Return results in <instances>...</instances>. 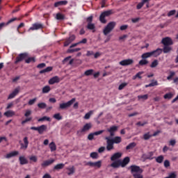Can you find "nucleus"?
Segmentation results:
<instances>
[{
    "label": "nucleus",
    "instance_id": "nucleus-1",
    "mask_svg": "<svg viewBox=\"0 0 178 178\" xmlns=\"http://www.w3.org/2000/svg\"><path fill=\"white\" fill-rule=\"evenodd\" d=\"M130 163V157L127 156L123 159V160H117L113 162L109 166L113 169H118L119 168H126L127 165Z\"/></svg>",
    "mask_w": 178,
    "mask_h": 178
},
{
    "label": "nucleus",
    "instance_id": "nucleus-2",
    "mask_svg": "<svg viewBox=\"0 0 178 178\" xmlns=\"http://www.w3.org/2000/svg\"><path fill=\"white\" fill-rule=\"evenodd\" d=\"M162 52V49L158 48L156 50L143 54L141 58L142 59H147V58H151V56H154V58H158V56H159Z\"/></svg>",
    "mask_w": 178,
    "mask_h": 178
},
{
    "label": "nucleus",
    "instance_id": "nucleus-3",
    "mask_svg": "<svg viewBox=\"0 0 178 178\" xmlns=\"http://www.w3.org/2000/svg\"><path fill=\"white\" fill-rule=\"evenodd\" d=\"M113 13H115V10H108L102 13L99 16V21L103 24H106V19L105 17H109V16H111V15H113Z\"/></svg>",
    "mask_w": 178,
    "mask_h": 178
},
{
    "label": "nucleus",
    "instance_id": "nucleus-4",
    "mask_svg": "<svg viewBox=\"0 0 178 178\" xmlns=\"http://www.w3.org/2000/svg\"><path fill=\"white\" fill-rule=\"evenodd\" d=\"M113 13H115V10H108L102 13L99 16V21L103 24H106V19L105 17H109V16H111V15H113Z\"/></svg>",
    "mask_w": 178,
    "mask_h": 178
},
{
    "label": "nucleus",
    "instance_id": "nucleus-5",
    "mask_svg": "<svg viewBox=\"0 0 178 178\" xmlns=\"http://www.w3.org/2000/svg\"><path fill=\"white\" fill-rule=\"evenodd\" d=\"M115 27H116V22H110L103 29L104 35H108V34L112 33Z\"/></svg>",
    "mask_w": 178,
    "mask_h": 178
},
{
    "label": "nucleus",
    "instance_id": "nucleus-6",
    "mask_svg": "<svg viewBox=\"0 0 178 178\" xmlns=\"http://www.w3.org/2000/svg\"><path fill=\"white\" fill-rule=\"evenodd\" d=\"M29 58V54L27 53H21L19 54L15 58V65H17L19 62H23V60H26Z\"/></svg>",
    "mask_w": 178,
    "mask_h": 178
},
{
    "label": "nucleus",
    "instance_id": "nucleus-7",
    "mask_svg": "<svg viewBox=\"0 0 178 178\" xmlns=\"http://www.w3.org/2000/svg\"><path fill=\"white\" fill-rule=\"evenodd\" d=\"M19 145H20V149H22L23 151H26V149H27V148H29V138L25 136L23 138V142H22V140H19Z\"/></svg>",
    "mask_w": 178,
    "mask_h": 178
},
{
    "label": "nucleus",
    "instance_id": "nucleus-8",
    "mask_svg": "<svg viewBox=\"0 0 178 178\" xmlns=\"http://www.w3.org/2000/svg\"><path fill=\"white\" fill-rule=\"evenodd\" d=\"M76 102V98H72L71 100L68 101L66 103L60 104L59 108L60 109H66L67 108H70L72 104Z\"/></svg>",
    "mask_w": 178,
    "mask_h": 178
},
{
    "label": "nucleus",
    "instance_id": "nucleus-9",
    "mask_svg": "<svg viewBox=\"0 0 178 178\" xmlns=\"http://www.w3.org/2000/svg\"><path fill=\"white\" fill-rule=\"evenodd\" d=\"M129 169H131V175H136V173H143V170L140 168V166L132 165L129 167Z\"/></svg>",
    "mask_w": 178,
    "mask_h": 178
},
{
    "label": "nucleus",
    "instance_id": "nucleus-10",
    "mask_svg": "<svg viewBox=\"0 0 178 178\" xmlns=\"http://www.w3.org/2000/svg\"><path fill=\"white\" fill-rule=\"evenodd\" d=\"M44 29V25L42 23H34L32 24V26L29 28L28 31H34L35 30H42Z\"/></svg>",
    "mask_w": 178,
    "mask_h": 178
},
{
    "label": "nucleus",
    "instance_id": "nucleus-11",
    "mask_svg": "<svg viewBox=\"0 0 178 178\" xmlns=\"http://www.w3.org/2000/svg\"><path fill=\"white\" fill-rule=\"evenodd\" d=\"M86 165L90 166L91 168H97L99 169L101 166H102V161H98L96 162L88 161L86 163Z\"/></svg>",
    "mask_w": 178,
    "mask_h": 178
},
{
    "label": "nucleus",
    "instance_id": "nucleus-12",
    "mask_svg": "<svg viewBox=\"0 0 178 178\" xmlns=\"http://www.w3.org/2000/svg\"><path fill=\"white\" fill-rule=\"evenodd\" d=\"M161 44L164 46L173 45V40L170 37H165L161 40Z\"/></svg>",
    "mask_w": 178,
    "mask_h": 178
},
{
    "label": "nucleus",
    "instance_id": "nucleus-13",
    "mask_svg": "<svg viewBox=\"0 0 178 178\" xmlns=\"http://www.w3.org/2000/svg\"><path fill=\"white\" fill-rule=\"evenodd\" d=\"M155 154V152H149L146 154H143L142 158L147 161V159H149V161H152V159H154L155 157H154V154Z\"/></svg>",
    "mask_w": 178,
    "mask_h": 178
},
{
    "label": "nucleus",
    "instance_id": "nucleus-14",
    "mask_svg": "<svg viewBox=\"0 0 178 178\" xmlns=\"http://www.w3.org/2000/svg\"><path fill=\"white\" fill-rule=\"evenodd\" d=\"M20 92V86L17 87L14 90L8 95V99H13L17 94Z\"/></svg>",
    "mask_w": 178,
    "mask_h": 178
},
{
    "label": "nucleus",
    "instance_id": "nucleus-15",
    "mask_svg": "<svg viewBox=\"0 0 178 178\" xmlns=\"http://www.w3.org/2000/svg\"><path fill=\"white\" fill-rule=\"evenodd\" d=\"M104 131H105L100 130V131H97L89 134V135L88 136V140H89L90 141H92V140H94L95 136H99V135L102 134V133H104Z\"/></svg>",
    "mask_w": 178,
    "mask_h": 178
},
{
    "label": "nucleus",
    "instance_id": "nucleus-16",
    "mask_svg": "<svg viewBox=\"0 0 178 178\" xmlns=\"http://www.w3.org/2000/svg\"><path fill=\"white\" fill-rule=\"evenodd\" d=\"M17 20V18L14 17L10 19H9L6 23V22H1L0 23V31L3 29V27H6L7 26H9L10 23H13V22H16Z\"/></svg>",
    "mask_w": 178,
    "mask_h": 178
},
{
    "label": "nucleus",
    "instance_id": "nucleus-17",
    "mask_svg": "<svg viewBox=\"0 0 178 178\" xmlns=\"http://www.w3.org/2000/svg\"><path fill=\"white\" fill-rule=\"evenodd\" d=\"M54 162L55 159H54L45 160L41 163V166L42 168H48V166H51V165H52V163H54Z\"/></svg>",
    "mask_w": 178,
    "mask_h": 178
},
{
    "label": "nucleus",
    "instance_id": "nucleus-18",
    "mask_svg": "<svg viewBox=\"0 0 178 178\" xmlns=\"http://www.w3.org/2000/svg\"><path fill=\"white\" fill-rule=\"evenodd\" d=\"M76 40V35H71L68 38L66 39L65 42H64V47H69L72 42H73Z\"/></svg>",
    "mask_w": 178,
    "mask_h": 178
},
{
    "label": "nucleus",
    "instance_id": "nucleus-19",
    "mask_svg": "<svg viewBox=\"0 0 178 178\" xmlns=\"http://www.w3.org/2000/svg\"><path fill=\"white\" fill-rule=\"evenodd\" d=\"M105 140H106V149L107 151H112V149H113L115 147L113 146V144L111 141V138H109V137H106Z\"/></svg>",
    "mask_w": 178,
    "mask_h": 178
},
{
    "label": "nucleus",
    "instance_id": "nucleus-20",
    "mask_svg": "<svg viewBox=\"0 0 178 178\" xmlns=\"http://www.w3.org/2000/svg\"><path fill=\"white\" fill-rule=\"evenodd\" d=\"M133 63H134V60H133V59H130V58L123 60L120 62V65L121 66H129L130 65H133Z\"/></svg>",
    "mask_w": 178,
    "mask_h": 178
},
{
    "label": "nucleus",
    "instance_id": "nucleus-21",
    "mask_svg": "<svg viewBox=\"0 0 178 178\" xmlns=\"http://www.w3.org/2000/svg\"><path fill=\"white\" fill-rule=\"evenodd\" d=\"M145 3H147V8H149V0H142V1L138 3V5L136 6V9H141V8H143V6L145 5Z\"/></svg>",
    "mask_w": 178,
    "mask_h": 178
},
{
    "label": "nucleus",
    "instance_id": "nucleus-22",
    "mask_svg": "<svg viewBox=\"0 0 178 178\" xmlns=\"http://www.w3.org/2000/svg\"><path fill=\"white\" fill-rule=\"evenodd\" d=\"M91 127H92L91 123H86L81 130L78 131V133H86V131H88Z\"/></svg>",
    "mask_w": 178,
    "mask_h": 178
},
{
    "label": "nucleus",
    "instance_id": "nucleus-23",
    "mask_svg": "<svg viewBox=\"0 0 178 178\" xmlns=\"http://www.w3.org/2000/svg\"><path fill=\"white\" fill-rule=\"evenodd\" d=\"M120 158H122V153L116 152L111 156V161L112 162H116V161H119Z\"/></svg>",
    "mask_w": 178,
    "mask_h": 178
},
{
    "label": "nucleus",
    "instance_id": "nucleus-24",
    "mask_svg": "<svg viewBox=\"0 0 178 178\" xmlns=\"http://www.w3.org/2000/svg\"><path fill=\"white\" fill-rule=\"evenodd\" d=\"M60 82V79L58 76H54L49 80V84L50 85H53Z\"/></svg>",
    "mask_w": 178,
    "mask_h": 178
},
{
    "label": "nucleus",
    "instance_id": "nucleus-25",
    "mask_svg": "<svg viewBox=\"0 0 178 178\" xmlns=\"http://www.w3.org/2000/svg\"><path fill=\"white\" fill-rule=\"evenodd\" d=\"M107 131L110 133L111 137H113L115 136V131H118V127L117 126H113L107 129Z\"/></svg>",
    "mask_w": 178,
    "mask_h": 178
},
{
    "label": "nucleus",
    "instance_id": "nucleus-26",
    "mask_svg": "<svg viewBox=\"0 0 178 178\" xmlns=\"http://www.w3.org/2000/svg\"><path fill=\"white\" fill-rule=\"evenodd\" d=\"M17 155H19V152L13 151L7 154L5 157L6 158V159H10V158H13V156H17Z\"/></svg>",
    "mask_w": 178,
    "mask_h": 178
},
{
    "label": "nucleus",
    "instance_id": "nucleus-27",
    "mask_svg": "<svg viewBox=\"0 0 178 178\" xmlns=\"http://www.w3.org/2000/svg\"><path fill=\"white\" fill-rule=\"evenodd\" d=\"M67 1H60L54 3V8H58V6H65L67 3Z\"/></svg>",
    "mask_w": 178,
    "mask_h": 178
},
{
    "label": "nucleus",
    "instance_id": "nucleus-28",
    "mask_svg": "<svg viewBox=\"0 0 178 178\" xmlns=\"http://www.w3.org/2000/svg\"><path fill=\"white\" fill-rule=\"evenodd\" d=\"M19 161L20 165H27V163H29V160H27L24 156H20L19 157Z\"/></svg>",
    "mask_w": 178,
    "mask_h": 178
},
{
    "label": "nucleus",
    "instance_id": "nucleus-29",
    "mask_svg": "<svg viewBox=\"0 0 178 178\" xmlns=\"http://www.w3.org/2000/svg\"><path fill=\"white\" fill-rule=\"evenodd\" d=\"M47 127L45 124H42L40 127H38V132L40 134H44V131H47Z\"/></svg>",
    "mask_w": 178,
    "mask_h": 178
},
{
    "label": "nucleus",
    "instance_id": "nucleus-30",
    "mask_svg": "<svg viewBox=\"0 0 178 178\" xmlns=\"http://www.w3.org/2000/svg\"><path fill=\"white\" fill-rule=\"evenodd\" d=\"M111 141L113 144H120V143H122V138L120 136H115L113 139H111Z\"/></svg>",
    "mask_w": 178,
    "mask_h": 178
},
{
    "label": "nucleus",
    "instance_id": "nucleus-31",
    "mask_svg": "<svg viewBox=\"0 0 178 178\" xmlns=\"http://www.w3.org/2000/svg\"><path fill=\"white\" fill-rule=\"evenodd\" d=\"M86 29H88V30H90V31L93 33H95V24L88 23L86 26Z\"/></svg>",
    "mask_w": 178,
    "mask_h": 178
},
{
    "label": "nucleus",
    "instance_id": "nucleus-32",
    "mask_svg": "<svg viewBox=\"0 0 178 178\" xmlns=\"http://www.w3.org/2000/svg\"><path fill=\"white\" fill-rule=\"evenodd\" d=\"M3 115L6 118H12L16 115V113H15V111H6L3 113Z\"/></svg>",
    "mask_w": 178,
    "mask_h": 178
},
{
    "label": "nucleus",
    "instance_id": "nucleus-33",
    "mask_svg": "<svg viewBox=\"0 0 178 178\" xmlns=\"http://www.w3.org/2000/svg\"><path fill=\"white\" fill-rule=\"evenodd\" d=\"M79 51H81V48H75V49H73V48H69L67 50V54H74V52H79Z\"/></svg>",
    "mask_w": 178,
    "mask_h": 178
},
{
    "label": "nucleus",
    "instance_id": "nucleus-34",
    "mask_svg": "<svg viewBox=\"0 0 178 178\" xmlns=\"http://www.w3.org/2000/svg\"><path fill=\"white\" fill-rule=\"evenodd\" d=\"M63 168H65L64 163H58L54 167V170H60V169H63Z\"/></svg>",
    "mask_w": 178,
    "mask_h": 178
},
{
    "label": "nucleus",
    "instance_id": "nucleus-35",
    "mask_svg": "<svg viewBox=\"0 0 178 178\" xmlns=\"http://www.w3.org/2000/svg\"><path fill=\"white\" fill-rule=\"evenodd\" d=\"M52 67H47L46 69L40 71V74H44V73H48L52 72Z\"/></svg>",
    "mask_w": 178,
    "mask_h": 178
},
{
    "label": "nucleus",
    "instance_id": "nucleus-36",
    "mask_svg": "<svg viewBox=\"0 0 178 178\" xmlns=\"http://www.w3.org/2000/svg\"><path fill=\"white\" fill-rule=\"evenodd\" d=\"M162 50L164 54H169V52H170V51H172V47L164 46L163 48L162 49Z\"/></svg>",
    "mask_w": 178,
    "mask_h": 178
},
{
    "label": "nucleus",
    "instance_id": "nucleus-37",
    "mask_svg": "<svg viewBox=\"0 0 178 178\" xmlns=\"http://www.w3.org/2000/svg\"><path fill=\"white\" fill-rule=\"evenodd\" d=\"M49 147L51 152H54V151H56V145L54 142L50 143Z\"/></svg>",
    "mask_w": 178,
    "mask_h": 178
},
{
    "label": "nucleus",
    "instance_id": "nucleus-38",
    "mask_svg": "<svg viewBox=\"0 0 178 178\" xmlns=\"http://www.w3.org/2000/svg\"><path fill=\"white\" fill-rule=\"evenodd\" d=\"M25 63H35V58L29 57L25 59Z\"/></svg>",
    "mask_w": 178,
    "mask_h": 178
},
{
    "label": "nucleus",
    "instance_id": "nucleus-39",
    "mask_svg": "<svg viewBox=\"0 0 178 178\" xmlns=\"http://www.w3.org/2000/svg\"><path fill=\"white\" fill-rule=\"evenodd\" d=\"M51 91V87L49 86H46L42 88V92L43 94H48Z\"/></svg>",
    "mask_w": 178,
    "mask_h": 178
},
{
    "label": "nucleus",
    "instance_id": "nucleus-40",
    "mask_svg": "<svg viewBox=\"0 0 178 178\" xmlns=\"http://www.w3.org/2000/svg\"><path fill=\"white\" fill-rule=\"evenodd\" d=\"M51 122V118L47 117V116H44L42 118H40L38 120V122Z\"/></svg>",
    "mask_w": 178,
    "mask_h": 178
},
{
    "label": "nucleus",
    "instance_id": "nucleus-41",
    "mask_svg": "<svg viewBox=\"0 0 178 178\" xmlns=\"http://www.w3.org/2000/svg\"><path fill=\"white\" fill-rule=\"evenodd\" d=\"M56 19L57 20H65V15L60 13H58L56 15Z\"/></svg>",
    "mask_w": 178,
    "mask_h": 178
},
{
    "label": "nucleus",
    "instance_id": "nucleus-42",
    "mask_svg": "<svg viewBox=\"0 0 178 178\" xmlns=\"http://www.w3.org/2000/svg\"><path fill=\"white\" fill-rule=\"evenodd\" d=\"M158 65H159V61H158L157 59H155L152 62L150 67H152V69H154V67H156Z\"/></svg>",
    "mask_w": 178,
    "mask_h": 178
},
{
    "label": "nucleus",
    "instance_id": "nucleus-43",
    "mask_svg": "<svg viewBox=\"0 0 178 178\" xmlns=\"http://www.w3.org/2000/svg\"><path fill=\"white\" fill-rule=\"evenodd\" d=\"M149 62L147 58H143L139 61L140 66H145V65H148Z\"/></svg>",
    "mask_w": 178,
    "mask_h": 178
},
{
    "label": "nucleus",
    "instance_id": "nucleus-44",
    "mask_svg": "<svg viewBox=\"0 0 178 178\" xmlns=\"http://www.w3.org/2000/svg\"><path fill=\"white\" fill-rule=\"evenodd\" d=\"M163 159H165V158L163 155L159 156L156 157V162H157V163H162V162H163Z\"/></svg>",
    "mask_w": 178,
    "mask_h": 178
},
{
    "label": "nucleus",
    "instance_id": "nucleus-45",
    "mask_svg": "<svg viewBox=\"0 0 178 178\" xmlns=\"http://www.w3.org/2000/svg\"><path fill=\"white\" fill-rule=\"evenodd\" d=\"M90 158H92V159H98V153L97 152H93L92 153H90Z\"/></svg>",
    "mask_w": 178,
    "mask_h": 178
},
{
    "label": "nucleus",
    "instance_id": "nucleus-46",
    "mask_svg": "<svg viewBox=\"0 0 178 178\" xmlns=\"http://www.w3.org/2000/svg\"><path fill=\"white\" fill-rule=\"evenodd\" d=\"M136 145H137V144H136V143L133 142L129 143L127 147H126V149H133V148H134V147H136Z\"/></svg>",
    "mask_w": 178,
    "mask_h": 178
},
{
    "label": "nucleus",
    "instance_id": "nucleus-47",
    "mask_svg": "<svg viewBox=\"0 0 178 178\" xmlns=\"http://www.w3.org/2000/svg\"><path fill=\"white\" fill-rule=\"evenodd\" d=\"M164 99H172L173 98V94L168 92L163 96Z\"/></svg>",
    "mask_w": 178,
    "mask_h": 178
},
{
    "label": "nucleus",
    "instance_id": "nucleus-48",
    "mask_svg": "<svg viewBox=\"0 0 178 178\" xmlns=\"http://www.w3.org/2000/svg\"><path fill=\"white\" fill-rule=\"evenodd\" d=\"M152 137V135L149 134V132H147L143 135V140H149Z\"/></svg>",
    "mask_w": 178,
    "mask_h": 178
},
{
    "label": "nucleus",
    "instance_id": "nucleus-49",
    "mask_svg": "<svg viewBox=\"0 0 178 178\" xmlns=\"http://www.w3.org/2000/svg\"><path fill=\"white\" fill-rule=\"evenodd\" d=\"M67 170H69V172L67 173L68 176H70V175H73L75 172L74 166H72V168H67Z\"/></svg>",
    "mask_w": 178,
    "mask_h": 178
},
{
    "label": "nucleus",
    "instance_id": "nucleus-50",
    "mask_svg": "<svg viewBox=\"0 0 178 178\" xmlns=\"http://www.w3.org/2000/svg\"><path fill=\"white\" fill-rule=\"evenodd\" d=\"M53 118L56 119V120H62V115H60V113H58L54 115Z\"/></svg>",
    "mask_w": 178,
    "mask_h": 178
},
{
    "label": "nucleus",
    "instance_id": "nucleus-51",
    "mask_svg": "<svg viewBox=\"0 0 178 178\" xmlns=\"http://www.w3.org/2000/svg\"><path fill=\"white\" fill-rule=\"evenodd\" d=\"M38 107L40 108V109H45L47 108V104L42 102L38 104Z\"/></svg>",
    "mask_w": 178,
    "mask_h": 178
},
{
    "label": "nucleus",
    "instance_id": "nucleus-52",
    "mask_svg": "<svg viewBox=\"0 0 178 178\" xmlns=\"http://www.w3.org/2000/svg\"><path fill=\"white\" fill-rule=\"evenodd\" d=\"M92 113H94L93 111H90L88 113H87L85 116H84V119L88 120L90 119V118H91V115H92Z\"/></svg>",
    "mask_w": 178,
    "mask_h": 178
},
{
    "label": "nucleus",
    "instance_id": "nucleus-53",
    "mask_svg": "<svg viewBox=\"0 0 178 178\" xmlns=\"http://www.w3.org/2000/svg\"><path fill=\"white\" fill-rule=\"evenodd\" d=\"M176 74V72L173 71L170 72V75L167 76V80H172L173 79L174 76Z\"/></svg>",
    "mask_w": 178,
    "mask_h": 178
},
{
    "label": "nucleus",
    "instance_id": "nucleus-54",
    "mask_svg": "<svg viewBox=\"0 0 178 178\" xmlns=\"http://www.w3.org/2000/svg\"><path fill=\"white\" fill-rule=\"evenodd\" d=\"M138 99H143V101H147L148 99V95H138Z\"/></svg>",
    "mask_w": 178,
    "mask_h": 178
},
{
    "label": "nucleus",
    "instance_id": "nucleus-55",
    "mask_svg": "<svg viewBox=\"0 0 178 178\" xmlns=\"http://www.w3.org/2000/svg\"><path fill=\"white\" fill-rule=\"evenodd\" d=\"M94 73V70H88L84 72L85 76H91Z\"/></svg>",
    "mask_w": 178,
    "mask_h": 178
},
{
    "label": "nucleus",
    "instance_id": "nucleus-56",
    "mask_svg": "<svg viewBox=\"0 0 178 178\" xmlns=\"http://www.w3.org/2000/svg\"><path fill=\"white\" fill-rule=\"evenodd\" d=\"M168 178H177V174L176 172H170L168 176Z\"/></svg>",
    "mask_w": 178,
    "mask_h": 178
},
{
    "label": "nucleus",
    "instance_id": "nucleus-57",
    "mask_svg": "<svg viewBox=\"0 0 178 178\" xmlns=\"http://www.w3.org/2000/svg\"><path fill=\"white\" fill-rule=\"evenodd\" d=\"M142 173H135V174H133V177H134V178H144V176H143L142 175H141Z\"/></svg>",
    "mask_w": 178,
    "mask_h": 178
},
{
    "label": "nucleus",
    "instance_id": "nucleus-58",
    "mask_svg": "<svg viewBox=\"0 0 178 178\" xmlns=\"http://www.w3.org/2000/svg\"><path fill=\"white\" fill-rule=\"evenodd\" d=\"M32 120H33V118L31 117L28 118L26 120L22 121V124H26V123H27V122H31Z\"/></svg>",
    "mask_w": 178,
    "mask_h": 178
},
{
    "label": "nucleus",
    "instance_id": "nucleus-59",
    "mask_svg": "<svg viewBox=\"0 0 178 178\" xmlns=\"http://www.w3.org/2000/svg\"><path fill=\"white\" fill-rule=\"evenodd\" d=\"M30 161H31L32 162H37L38 161V159L36 157V156H31L29 158Z\"/></svg>",
    "mask_w": 178,
    "mask_h": 178
},
{
    "label": "nucleus",
    "instance_id": "nucleus-60",
    "mask_svg": "<svg viewBox=\"0 0 178 178\" xmlns=\"http://www.w3.org/2000/svg\"><path fill=\"white\" fill-rule=\"evenodd\" d=\"M126 86H127V83H121L118 87V90H123V88H124V87H126Z\"/></svg>",
    "mask_w": 178,
    "mask_h": 178
},
{
    "label": "nucleus",
    "instance_id": "nucleus-61",
    "mask_svg": "<svg viewBox=\"0 0 178 178\" xmlns=\"http://www.w3.org/2000/svg\"><path fill=\"white\" fill-rule=\"evenodd\" d=\"M35 101H37V98L30 99L28 102V104L29 105H34V104H35Z\"/></svg>",
    "mask_w": 178,
    "mask_h": 178
},
{
    "label": "nucleus",
    "instance_id": "nucleus-62",
    "mask_svg": "<svg viewBox=\"0 0 178 178\" xmlns=\"http://www.w3.org/2000/svg\"><path fill=\"white\" fill-rule=\"evenodd\" d=\"M45 66H47L45 63H42L38 65L37 67H38V69H44V67H45Z\"/></svg>",
    "mask_w": 178,
    "mask_h": 178
},
{
    "label": "nucleus",
    "instance_id": "nucleus-63",
    "mask_svg": "<svg viewBox=\"0 0 178 178\" xmlns=\"http://www.w3.org/2000/svg\"><path fill=\"white\" fill-rule=\"evenodd\" d=\"M176 14V10H172L168 13V17H170V16H173Z\"/></svg>",
    "mask_w": 178,
    "mask_h": 178
},
{
    "label": "nucleus",
    "instance_id": "nucleus-64",
    "mask_svg": "<svg viewBox=\"0 0 178 178\" xmlns=\"http://www.w3.org/2000/svg\"><path fill=\"white\" fill-rule=\"evenodd\" d=\"M169 166H170V161H169V160H165L164 161V167L169 168Z\"/></svg>",
    "mask_w": 178,
    "mask_h": 178
}]
</instances>
